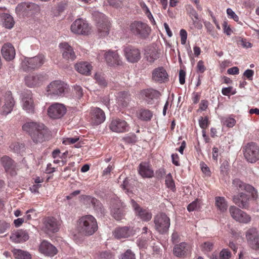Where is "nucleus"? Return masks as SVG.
Instances as JSON below:
<instances>
[{
  "instance_id": "49530a36",
  "label": "nucleus",
  "mask_w": 259,
  "mask_h": 259,
  "mask_svg": "<svg viewBox=\"0 0 259 259\" xmlns=\"http://www.w3.org/2000/svg\"><path fill=\"white\" fill-rule=\"evenodd\" d=\"M137 136L134 133H129L122 139V140L127 144H134L137 142Z\"/></svg>"
},
{
  "instance_id": "a18cd8bd",
  "label": "nucleus",
  "mask_w": 259,
  "mask_h": 259,
  "mask_svg": "<svg viewBox=\"0 0 259 259\" xmlns=\"http://www.w3.org/2000/svg\"><path fill=\"white\" fill-rule=\"evenodd\" d=\"M165 184L166 187L172 191L176 190L175 182L170 173L166 176Z\"/></svg>"
},
{
  "instance_id": "58836bf2",
  "label": "nucleus",
  "mask_w": 259,
  "mask_h": 259,
  "mask_svg": "<svg viewBox=\"0 0 259 259\" xmlns=\"http://www.w3.org/2000/svg\"><path fill=\"white\" fill-rule=\"evenodd\" d=\"M86 201L88 203L91 204L95 209L102 212L103 206L99 200L94 197L88 196L86 197Z\"/></svg>"
},
{
  "instance_id": "e2e57ef3",
  "label": "nucleus",
  "mask_w": 259,
  "mask_h": 259,
  "mask_svg": "<svg viewBox=\"0 0 259 259\" xmlns=\"http://www.w3.org/2000/svg\"><path fill=\"white\" fill-rule=\"evenodd\" d=\"M181 42L182 45H185L187 38V32L185 29L180 30Z\"/></svg>"
},
{
  "instance_id": "72a5a7b5",
  "label": "nucleus",
  "mask_w": 259,
  "mask_h": 259,
  "mask_svg": "<svg viewBox=\"0 0 259 259\" xmlns=\"http://www.w3.org/2000/svg\"><path fill=\"white\" fill-rule=\"evenodd\" d=\"M131 101L130 95L127 92L123 91L118 93L117 103L118 105L123 108L128 106Z\"/></svg>"
},
{
  "instance_id": "864d4df0",
  "label": "nucleus",
  "mask_w": 259,
  "mask_h": 259,
  "mask_svg": "<svg viewBox=\"0 0 259 259\" xmlns=\"http://www.w3.org/2000/svg\"><path fill=\"white\" fill-rule=\"evenodd\" d=\"M224 124L228 127H232L236 124V120L233 117H227L224 119Z\"/></svg>"
},
{
  "instance_id": "5701e85b",
  "label": "nucleus",
  "mask_w": 259,
  "mask_h": 259,
  "mask_svg": "<svg viewBox=\"0 0 259 259\" xmlns=\"http://www.w3.org/2000/svg\"><path fill=\"white\" fill-rule=\"evenodd\" d=\"M134 234L133 228L127 226L117 227L113 232V235L118 239L128 238Z\"/></svg>"
},
{
  "instance_id": "9b49d317",
  "label": "nucleus",
  "mask_w": 259,
  "mask_h": 259,
  "mask_svg": "<svg viewBox=\"0 0 259 259\" xmlns=\"http://www.w3.org/2000/svg\"><path fill=\"white\" fill-rule=\"evenodd\" d=\"M70 29L73 33L82 35H88L91 30L89 23L82 18L75 20L71 24Z\"/></svg>"
},
{
  "instance_id": "4be33fe9",
  "label": "nucleus",
  "mask_w": 259,
  "mask_h": 259,
  "mask_svg": "<svg viewBox=\"0 0 259 259\" xmlns=\"http://www.w3.org/2000/svg\"><path fill=\"white\" fill-rule=\"evenodd\" d=\"M29 234L26 230L18 229L12 232L10 240L15 243H21L29 239Z\"/></svg>"
},
{
  "instance_id": "3c124183",
  "label": "nucleus",
  "mask_w": 259,
  "mask_h": 259,
  "mask_svg": "<svg viewBox=\"0 0 259 259\" xmlns=\"http://www.w3.org/2000/svg\"><path fill=\"white\" fill-rule=\"evenodd\" d=\"M220 259H231L232 253L228 249H223L220 252Z\"/></svg>"
},
{
  "instance_id": "4468645a",
  "label": "nucleus",
  "mask_w": 259,
  "mask_h": 259,
  "mask_svg": "<svg viewBox=\"0 0 259 259\" xmlns=\"http://www.w3.org/2000/svg\"><path fill=\"white\" fill-rule=\"evenodd\" d=\"M131 204L136 215L139 217L142 221L148 222L151 219L152 214L147 208L141 207L134 199L131 200Z\"/></svg>"
},
{
  "instance_id": "c756f323",
  "label": "nucleus",
  "mask_w": 259,
  "mask_h": 259,
  "mask_svg": "<svg viewBox=\"0 0 259 259\" xmlns=\"http://www.w3.org/2000/svg\"><path fill=\"white\" fill-rule=\"evenodd\" d=\"M1 52L4 58L7 61L13 60L16 55L14 47L9 42L6 43L3 46Z\"/></svg>"
},
{
  "instance_id": "473e14b6",
  "label": "nucleus",
  "mask_w": 259,
  "mask_h": 259,
  "mask_svg": "<svg viewBox=\"0 0 259 259\" xmlns=\"http://www.w3.org/2000/svg\"><path fill=\"white\" fill-rule=\"evenodd\" d=\"M75 70L80 74L89 75L92 69V65L87 62H80L75 65Z\"/></svg>"
},
{
  "instance_id": "37998d69",
  "label": "nucleus",
  "mask_w": 259,
  "mask_h": 259,
  "mask_svg": "<svg viewBox=\"0 0 259 259\" xmlns=\"http://www.w3.org/2000/svg\"><path fill=\"white\" fill-rule=\"evenodd\" d=\"M139 5H140L142 11L144 12L145 14L147 16V17L149 19L150 22L153 24H155L156 23L154 20V19L151 13L150 12L149 8L146 5V4L143 1H141L139 2Z\"/></svg>"
},
{
  "instance_id": "5fc2aeb1",
  "label": "nucleus",
  "mask_w": 259,
  "mask_h": 259,
  "mask_svg": "<svg viewBox=\"0 0 259 259\" xmlns=\"http://www.w3.org/2000/svg\"><path fill=\"white\" fill-rule=\"evenodd\" d=\"M187 11L188 14L191 17L192 19H193V18L195 19H198V14L196 11L192 8V6L189 5L187 7Z\"/></svg>"
},
{
  "instance_id": "0eeeda50",
  "label": "nucleus",
  "mask_w": 259,
  "mask_h": 259,
  "mask_svg": "<svg viewBox=\"0 0 259 259\" xmlns=\"http://www.w3.org/2000/svg\"><path fill=\"white\" fill-rule=\"evenodd\" d=\"M242 151L244 156L248 162L255 163L259 160V147L255 143H247L243 147Z\"/></svg>"
},
{
  "instance_id": "052dcab7",
  "label": "nucleus",
  "mask_w": 259,
  "mask_h": 259,
  "mask_svg": "<svg viewBox=\"0 0 259 259\" xmlns=\"http://www.w3.org/2000/svg\"><path fill=\"white\" fill-rule=\"evenodd\" d=\"M227 14L229 18L233 19L234 21L238 22L239 21L238 16L235 13V12L230 8L227 9Z\"/></svg>"
},
{
  "instance_id": "393cba45",
  "label": "nucleus",
  "mask_w": 259,
  "mask_h": 259,
  "mask_svg": "<svg viewBox=\"0 0 259 259\" xmlns=\"http://www.w3.org/2000/svg\"><path fill=\"white\" fill-rule=\"evenodd\" d=\"M138 171L143 178H152L154 176V170L152 166L147 162H141L138 166Z\"/></svg>"
},
{
  "instance_id": "6ab92c4d",
  "label": "nucleus",
  "mask_w": 259,
  "mask_h": 259,
  "mask_svg": "<svg viewBox=\"0 0 259 259\" xmlns=\"http://www.w3.org/2000/svg\"><path fill=\"white\" fill-rule=\"evenodd\" d=\"M246 237L247 242L253 249H259V236L256 229L252 228L249 229L246 233Z\"/></svg>"
},
{
  "instance_id": "e433bc0d",
  "label": "nucleus",
  "mask_w": 259,
  "mask_h": 259,
  "mask_svg": "<svg viewBox=\"0 0 259 259\" xmlns=\"http://www.w3.org/2000/svg\"><path fill=\"white\" fill-rule=\"evenodd\" d=\"M159 52L154 48H151L146 51V58L150 63H153L159 58Z\"/></svg>"
},
{
  "instance_id": "09e8293b",
  "label": "nucleus",
  "mask_w": 259,
  "mask_h": 259,
  "mask_svg": "<svg viewBox=\"0 0 259 259\" xmlns=\"http://www.w3.org/2000/svg\"><path fill=\"white\" fill-rule=\"evenodd\" d=\"M95 79L99 85L102 87H105L107 84L104 77L101 73H96L95 75Z\"/></svg>"
},
{
  "instance_id": "c03bdc74",
  "label": "nucleus",
  "mask_w": 259,
  "mask_h": 259,
  "mask_svg": "<svg viewBox=\"0 0 259 259\" xmlns=\"http://www.w3.org/2000/svg\"><path fill=\"white\" fill-rule=\"evenodd\" d=\"M113 217L116 220H120L124 217L125 213L123 208H113L111 210Z\"/></svg>"
},
{
  "instance_id": "6e6d98bb",
  "label": "nucleus",
  "mask_w": 259,
  "mask_h": 259,
  "mask_svg": "<svg viewBox=\"0 0 259 259\" xmlns=\"http://www.w3.org/2000/svg\"><path fill=\"white\" fill-rule=\"evenodd\" d=\"M213 243L211 242H205L201 245L202 250L204 251L209 252L212 250Z\"/></svg>"
},
{
  "instance_id": "ddd939ff",
  "label": "nucleus",
  "mask_w": 259,
  "mask_h": 259,
  "mask_svg": "<svg viewBox=\"0 0 259 259\" xmlns=\"http://www.w3.org/2000/svg\"><path fill=\"white\" fill-rule=\"evenodd\" d=\"M67 109L62 104L56 103L51 105L48 109V114L53 119L62 118L66 113Z\"/></svg>"
},
{
  "instance_id": "9d476101",
  "label": "nucleus",
  "mask_w": 259,
  "mask_h": 259,
  "mask_svg": "<svg viewBox=\"0 0 259 259\" xmlns=\"http://www.w3.org/2000/svg\"><path fill=\"white\" fill-rule=\"evenodd\" d=\"M108 127L112 132L118 134L128 132L130 129L129 124L125 120L118 117L111 119Z\"/></svg>"
},
{
  "instance_id": "7c9ffc66",
  "label": "nucleus",
  "mask_w": 259,
  "mask_h": 259,
  "mask_svg": "<svg viewBox=\"0 0 259 259\" xmlns=\"http://www.w3.org/2000/svg\"><path fill=\"white\" fill-rule=\"evenodd\" d=\"M60 47L62 49V56L63 58L73 61L75 59L76 56L72 48L66 42L60 44Z\"/></svg>"
},
{
  "instance_id": "69168bd1",
  "label": "nucleus",
  "mask_w": 259,
  "mask_h": 259,
  "mask_svg": "<svg viewBox=\"0 0 259 259\" xmlns=\"http://www.w3.org/2000/svg\"><path fill=\"white\" fill-rule=\"evenodd\" d=\"M223 28L224 30V32L226 33L227 35H230L232 32V30L231 28L226 22H224L223 24Z\"/></svg>"
},
{
  "instance_id": "7ed1b4c3",
  "label": "nucleus",
  "mask_w": 259,
  "mask_h": 259,
  "mask_svg": "<svg viewBox=\"0 0 259 259\" xmlns=\"http://www.w3.org/2000/svg\"><path fill=\"white\" fill-rule=\"evenodd\" d=\"M131 33L141 39H146L151 32V28L144 22L135 21L129 26Z\"/></svg>"
},
{
  "instance_id": "f257e3e1",
  "label": "nucleus",
  "mask_w": 259,
  "mask_h": 259,
  "mask_svg": "<svg viewBox=\"0 0 259 259\" xmlns=\"http://www.w3.org/2000/svg\"><path fill=\"white\" fill-rule=\"evenodd\" d=\"M22 129L29 135L35 143H42L51 137V132L49 128L40 122H27L23 125Z\"/></svg>"
},
{
  "instance_id": "4d7b16f0",
  "label": "nucleus",
  "mask_w": 259,
  "mask_h": 259,
  "mask_svg": "<svg viewBox=\"0 0 259 259\" xmlns=\"http://www.w3.org/2000/svg\"><path fill=\"white\" fill-rule=\"evenodd\" d=\"M78 140V138H66L63 139L62 143L65 145H70L75 143Z\"/></svg>"
},
{
  "instance_id": "c9c22d12",
  "label": "nucleus",
  "mask_w": 259,
  "mask_h": 259,
  "mask_svg": "<svg viewBox=\"0 0 259 259\" xmlns=\"http://www.w3.org/2000/svg\"><path fill=\"white\" fill-rule=\"evenodd\" d=\"M215 206L221 212H225L228 208V203L224 197H215Z\"/></svg>"
},
{
  "instance_id": "0e129e2a",
  "label": "nucleus",
  "mask_w": 259,
  "mask_h": 259,
  "mask_svg": "<svg viewBox=\"0 0 259 259\" xmlns=\"http://www.w3.org/2000/svg\"><path fill=\"white\" fill-rule=\"evenodd\" d=\"M208 106V102L206 100H202L199 104V110L200 111H205Z\"/></svg>"
},
{
  "instance_id": "2f4dec72",
  "label": "nucleus",
  "mask_w": 259,
  "mask_h": 259,
  "mask_svg": "<svg viewBox=\"0 0 259 259\" xmlns=\"http://www.w3.org/2000/svg\"><path fill=\"white\" fill-rule=\"evenodd\" d=\"M14 104L15 101L12 97L11 92H7L6 93L5 104L3 107V114L7 115L10 113L13 110Z\"/></svg>"
},
{
  "instance_id": "a211bd4d",
  "label": "nucleus",
  "mask_w": 259,
  "mask_h": 259,
  "mask_svg": "<svg viewBox=\"0 0 259 259\" xmlns=\"http://www.w3.org/2000/svg\"><path fill=\"white\" fill-rule=\"evenodd\" d=\"M43 229L48 234L55 233L59 230V223L54 217L45 218L43 221Z\"/></svg>"
},
{
  "instance_id": "f03ea898",
  "label": "nucleus",
  "mask_w": 259,
  "mask_h": 259,
  "mask_svg": "<svg viewBox=\"0 0 259 259\" xmlns=\"http://www.w3.org/2000/svg\"><path fill=\"white\" fill-rule=\"evenodd\" d=\"M77 229L82 235L91 236L98 229L97 220L90 214L82 216L77 221Z\"/></svg>"
},
{
  "instance_id": "4c0bfd02",
  "label": "nucleus",
  "mask_w": 259,
  "mask_h": 259,
  "mask_svg": "<svg viewBox=\"0 0 259 259\" xmlns=\"http://www.w3.org/2000/svg\"><path fill=\"white\" fill-rule=\"evenodd\" d=\"M153 117V113L151 111L148 109H141L138 115V117L142 121H150Z\"/></svg>"
},
{
  "instance_id": "c85d7f7f",
  "label": "nucleus",
  "mask_w": 259,
  "mask_h": 259,
  "mask_svg": "<svg viewBox=\"0 0 259 259\" xmlns=\"http://www.w3.org/2000/svg\"><path fill=\"white\" fill-rule=\"evenodd\" d=\"M141 95L144 97V100L148 104H152L154 99H157L160 96V93L158 91L152 89L143 90L141 92Z\"/></svg>"
},
{
  "instance_id": "bf43d9fd",
  "label": "nucleus",
  "mask_w": 259,
  "mask_h": 259,
  "mask_svg": "<svg viewBox=\"0 0 259 259\" xmlns=\"http://www.w3.org/2000/svg\"><path fill=\"white\" fill-rule=\"evenodd\" d=\"M204 24L209 33L214 37L215 35L214 31H213L214 27L213 25L208 21L204 22Z\"/></svg>"
},
{
  "instance_id": "1a4fd4ad",
  "label": "nucleus",
  "mask_w": 259,
  "mask_h": 259,
  "mask_svg": "<svg viewBox=\"0 0 259 259\" xmlns=\"http://www.w3.org/2000/svg\"><path fill=\"white\" fill-rule=\"evenodd\" d=\"M21 104L22 109L27 113H35L36 103L34 102L33 94L30 91H26L22 94Z\"/></svg>"
},
{
  "instance_id": "412c9836",
  "label": "nucleus",
  "mask_w": 259,
  "mask_h": 259,
  "mask_svg": "<svg viewBox=\"0 0 259 259\" xmlns=\"http://www.w3.org/2000/svg\"><path fill=\"white\" fill-rule=\"evenodd\" d=\"M168 74L165 69L162 67L154 69L152 73V79L155 82L162 83L168 79Z\"/></svg>"
},
{
  "instance_id": "20e7f679",
  "label": "nucleus",
  "mask_w": 259,
  "mask_h": 259,
  "mask_svg": "<svg viewBox=\"0 0 259 259\" xmlns=\"http://www.w3.org/2000/svg\"><path fill=\"white\" fill-rule=\"evenodd\" d=\"M68 85L64 81L57 80L48 85L46 92L48 95L53 97H62L68 92Z\"/></svg>"
},
{
  "instance_id": "603ef678",
  "label": "nucleus",
  "mask_w": 259,
  "mask_h": 259,
  "mask_svg": "<svg viewBox=\"0 0 259 259\" xmlns=\"http://www.w3.org/2000/svg\"><path fill=\"white\" fill-rule=\"evenodd\" d=\"M121 259H136L135 254L131 249H127L121 255Z\"/></svg>"
},
{
  "instance_id": "ea45409f",
  "label": "nucleus",
  "mask_w": 259,
  "mask_h": 259,
  "mask_svg": "<svg viewBox=\"0 0 259 259\" xmlns=\"http://www.w3.org/2000/svg\"><path fill=\"white\" fill-rule=\"evenodd\" d=\"M13 252L14 256L17 259H31V254L26 251L14 249Z\"/></svg>"
},
{
  "instance_id": "f704fd0d",
  "label": "nucleus",
  "mask_w": 259,
  "mask_h": 259,
  "mask_svg": "<svg viewBox=\"0 0 259 259\" xmlns=\"http://www.w3.org/2000/svg\"><path fill=\"white\" fill-rule=\"evenodd\" d=\"M232 188L238 191L245 190L250 191L252 190L253 187L249 184H246L238 179H234L232 182Z\"/></svg>"
},
{
  "instance_id": "774afa93",
  "label": "nucleus",
  "mask_w": 259,
  "mask_h": 259,
  "mask_svg": "<svg viewBox=\"0 0 259 259\" xmlns=\"http://www.w3.org/2000/svg\"><path fill=\"white\" fill-rule=\"evenodd\" d=\"M166 174V170L164 168H160L156 171V177L158 178H162Z\"/></svg>"
},
{
  "instance_id": "dca6fc26",
  "label": "nucleus",
  "mask_w": 259,
  "mask_h": 259,
  "mask_svg": "<svg viewBox=\"0 0 259 259\" xmlns=\"http://www.w3.org/2000/svg\"><path fill=\"white\" fill-rule=\"evenodd\" d=\"M90 116L91 123L95 125L101 124L106 119L105 112L98 107H92L91 109Z\"/></svg>"
},
{
  "instance_id": "8fccbe9b",
  "label": "nucleus",
  "mask_w": 259,
  "mask_h": 259,
  "mask_svg": "<svg viewBox=\"0 0 259 259\" xmlns=\"http://www.w3.org/2000/svg\"><path fill=\"white\" fill-rule=\"evenodd\" d=\"M198 121L199 126L202 130H206L209 123L208 116H206L204 117H200Z\"/></svg>"
},
{
  "instance_id": "a19ab883",
  "label": "nucleus",
  "mask_w": 259,
  "mask_h": 259,
  "mask_svg": "<svg viewBox=\"0 0 259 259\" xmlns=\"http://www.w3.org/2000/svg\"><path fill=\"white\" fill-rule=\"evenodd\" d=\"M98 28L99 32L101 33L102 36H105L108 34L110 24L107 20H104L102 23H98Z\"/></svg>"
},
{
  "instance_id": "de8ad7c7",
  "label": "nucleus",
  "mask_w": 259,
  "mask_h": 259,
  "mask_svg": "<svg viewBox=\"0 0 259 259\" xmlns=\"http://www.w3.org/2000/svg\"><path fill=\"white\" fill-rule=\"evenodd\" d=\"M201 201L200 200L196 199L194 201L190 203L187 206V209L189 211H192L200 208Z\"/></svg>"
},
{
  "instance_id": "338daca9",
  "label": "nucleus",
  "mask_w": 259,
  "mask_h": 259,
  "mask_svg": "<svg viewBox=\"0 0 259 259\" xmlns=\"http://www.w3.org/2000/svg\"><path fill=\"white\" fill-rule=\"evenodd\" d=\"M186 72L183 70H180L179 72V81L180 84H183L185 82Z\"/></svg>"
},
{
  "instance_id": "39448f33",
  "label": "nucleus",
  "mask_w": 259,
  "mask_h": 259,
  "mask_svg": "<svg viewBox=\"0 0 259 259\" xmlns=\"http://www.w3.org/2000/svg\"><path fill=\"white\" fill-rule=\"evenodd\" d=\"M45 61V57L42 54H38L31 58H26L22 62V68L25 71H30L40 67Z\"/></svg>"
},
{
  "instance_id": "aec40b11",
  "label": "nucleus",
  "mask_w": 259,
  "mask_h": 259,
  "mask_svg": "<svg viewBox=\"0 0 259 259\" xmlns=\"http://www.w3.org/2000/svg\"><path fill=\"white\" fill-rule=\"evenodd\" d=\"M250 197L247 194L241 192L233 198L234 203L242 209H248L249 206Z\"/></svg>"
},
{
  "instance_id": "f3484780",
  "label": "nucleus",
  "mask_w": 259,
  "mask_h": 259,
  "mask_svg": "<svg viewBox=\"0 0 259 259\" xmlns=\"http://www.w3.org/2000/svg\"><path fill=\"white\" fill-rule=\"evenodd\" d=\"M46 79L45 75L41 73L30 74L25 77V83L29 88L38 87Z\"/></svg>"
},
{
  "instance_id": "2eb2a0df",
  "label": "nucleus",
  "mask_w": 259,
  "mask_h": 259,
  "mask_svg": "<svg viewBox=\"0 0 259 259\" xmlns=\"http://www.w3.org/2000/svg\"><path fill=\"white\" fill-rule=\"evenodd\" d=\"M124 54L128 62L131 63L138 62L141 59V52L137 48L128 46L123 49Z\"/></svg>"
},
{
  "instance_id": "6e6552de",
  "label": "nucleus",
  "mask_w": 259,
  "mask_h": 259,
  "mask_svg": "<svg viewBox=\"0 0 259 259\" xmlns=\"http://www.w3.org/2000/svg\"><path fill=\"white\" fill-rule=\"evenodd\" d=\"M99 60H105L109 66L120 65L122 62L117 51L109 50L108 51H100L97 57Z\"/></svg>"
},
{
  "instance_id": "a878e982",
  "label": "nucleus",
  "mask_w": 259,
  "mask_h": 259,
  "mask_svg": "<svg viewBox=\"0 0 259 259\" xmlns=\"http://www.w3.org/2000/svg\"><path fill=\"white\" fill-rule=\"evenodd\" d=\"M37 7V6L33 3H21L17 5L15 11L18 15L27 16Z\"/></svg>"
},
{
  "instance_id": "13d9d810",
  "label": "nucleus",
  "mask_w": 259,
  "mask_h": 259,
  "mask_svg": "<svg viewBox=\"0 0 259 259\" xmlns=\"http://www.w3.org/2000/svg\"><path fill=\"white\" fill-rule=\"evenodd\" d=\"M233 88L229 87L228 88H224L222 90V93L223 95L228 96L230 94L234 95L236 93L235 91H233Z\"/></svg>"
},
{
  "instance_id": "b1692460",
  "label": "nucleus",
  "mask_w": 259,
  "mask_h": 259,
  "mask_svg": "<svg viewBox=\"0 0 259 259\" xmlns=\"http://www.w3.org/2000/svg\"><path fill=\"white\" fill-rule=\"evenodd\" d=\"M39 251L41 253L49 256H53L58 252L56 247L46 240L41 242L39 246Z\"/></svg>"
},
{
  "instance_id": "423d86ee",
  "label": "nucleus",
  "mask_w": 259,
  "mask_h": 259,
  "mask_svg": "<svg viewBox=\"0 0 259 259\" xmlns=\"http://www.w3.org/2000/svg\"><path fill=\"white\" fill-rule=\"evenodd\" d=\"M154 227L160 234H163L168 231L170 225L169 218L164 213H159L154 218Z\"/></svg>"
},
{
  "instance_id": "bb28decb",
  "label": "nucleus",
  "mask_w": 259,
  "mask_h": 259,
  "mask_svg": "<svg viewBox=\"0 0 259 259\" xmlns=\"http://www.w3.org/2000/svg\"><path fill=\"white\" fill-rule=\"evenodd\" d=\"M1 161L6 172L12 176L16 174L17 165L13 159L8 156H4L1 158Z\"/></svg>"
},
{
  "instance_id": "79ce46f5",
  "label": "nucleus",
  "mask_w": 259,
  "mask_h": 259,
  "mask_svg": "<svg viewBox=\"0 0 259 259\" xmlns=\"http://www.w3.org/2000/svg\"><path fill=\"white\" fill-rule=\"evenodd\" d=\"M3 26L8 29L12 28L14 25L13 18L8 14H4L2 18Z\"/></svg>"
},
{
  "instance_id": "cd10ccee",
  "label": "nucleus",
  "mask_w": 259,
  "mask_h": 259,
  "mask_svg": "<svg viewBox=\"0 0 259 259\" xmlns=\"http://www.w3.org/2000/svg\"><path fill=\"white\" fill-rule=\"evenodd\" d=\"M191 246L185 243L182 242L177 244L174 248V254L178 257L185 256L191 252Z\"/></svg>"
},
{
  "instance_id": "f8f14e48",
  "label": "nucleus",
  "mask_w": 259,
  "mask_h": 259,
  "mask_svg": "<svg viewBox=\"0 0 259 259\" xmlns=\"http://www.w3.org/2000/svg\"><path fill=\"white\" fill-rule=\"evenodd\" d=\"M229 212L232 218L240 223L248 224L251 220L249 214L235 206H231Z\"/></svg>"
},
{
  "instance_id": "680f3d73",
  "label": "nucleus",
  "mask_w": 259,
  "mask_h": 259,
  "mask_svg": "<svg viewBox=\"0 0 259 259\" xmlns=\"http://www.w3.org/2000/svg\"><path fill=\"white\" fill-rule=\"evenodd\" d=\"M196 68L197 71L198 72H200L201 73H203L206 70V68L204 65V62L202 60H200L198 61L197 64Z\"/></svg>"
}]
</instances>
